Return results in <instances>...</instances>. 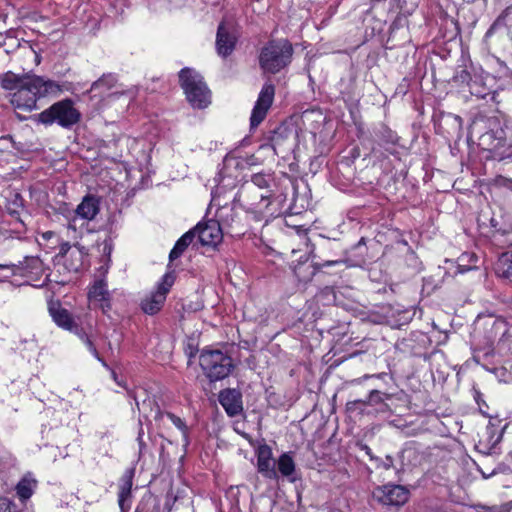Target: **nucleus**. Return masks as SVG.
<instances>
[{
    "mask_svg": "<svg viewBox=\"0 0 512 512\" xmlns=\"http://www.w3.org/2000/svg\"><path fill=\"white\" fill-rule=\"evenodd\" d=\"M277 473L278 475H282L289 479V481L294 482L295 478L293 477L296 466L292 456L289 453H283L278 460L276 461Z\"/></svg>",
    "mask_w": 512,
    "mask_h": 512,
    "instance_id": "6ab92c4d",
    "label": "nucleus"
},
{
    "mask_svg": "<svg viewBox=\"0 0 512 512\" xmlns=\"http://www.w3.org/2000/svg\"><path fill=\"white\" fill-rule=\"evenodd\" d=\"M509 14V8L504 10L502 14L495 20V22L492 24V26L489 28V30L486 33V37H489L492 35V33L499 27L506 25L505 19L507 15Z\"/></svg>",
    "mask_w": 512,
    "mask_h": 512,
    "instance_id": "cd10ccee",
    "label": "nucleus"
},
{
    "mask_svg": "<svg viewBox=\"0 0 512 512\" xmlns=\"http://www.w3.org/2000/svg\"><path fill=\"white\" fill-rule=\"evenodd\" d=\"M361 448H362V450H364V451H365V453H366L367 455H369V456L372 458V455H371V449H370L367 445H362V446H361Z\"/></svg>",
    "mask_w": 512,
    "mask_h": 512,
    "instance_id": "58836bf2",
    "label": "nucleus"
},
{
    "mask_svg": "<svg viewBox=\"0 0 512 512\" xmlns=\"http://www.w3.org/2000/svg\"><path fill=\"white\" fill-rule=\"evenodd\" d=\"M292 53V45L287 40L270 41L261 50L260 67L266 72L277 73L288 65Z\"/></svg>",
    "mask_w": 512,
    "mask_h": 512,
    "instance_id": "7ed1b4c3",
    "label": "nucleus"
},
{
    "mask_svg": "<svg viewBox=\"0 0 512 512\" xmlns=\"http://www.w3.org/2000/svg\"><path fill=\"white\" fill-rule=\"evenodd\" d=\"M65 265L70 271H78L83 263L84 254L79 247H69L64 253Z\"/></svg>",
    "mask_w": 512,
    "mask_h": 512,
    "instance_id": "aec40b11",
    "label": "nucleus"
},
{
    "mask_svg": "<svg viewBox=\"0 0 512 512\" xmlns=\"http://www.w3.org/2000/svg\"><path fill=\"white\" fill-rule=\"evenodd\" d=\"M106 294V285L103 281L96 282L90 290V296L97 300H104Z\"/></svg>",
    "mask_w": 512,
    "mask_h": 512,
    "instance_id": "a878e982",
    "label": "nucleus"
},
{
    "mask_svg": "<svg viewBox=\"0 0 512 512\" xmlns=\"http://www.w3.org/2000/svg\"><path fill=\"white\" fill-rule=\"evenodd\" d=\"M34 62H35L37 65H38V64H40L41 59H40V57H39L38 55H35V57H34Z\"/></svg>",
    "mask_w": 512,
    "mask_h": 512,
    "instance_id": "79ce46f5",
    "label": "nucleus"
},
{
    "mask_svg": "<svg viewBox=\"0 0 512 512\" xmlns=\"http://www.w3.org/2000/svg\"><path fill=\"white\" fill-rule=\"evenodd\" d=\"M0 269L9 270L11 275L16 274L20 270V268L15 264H0Z\"/></svg>",
    "mask_w": 512,
    "mask_h": 512,
    "instance_id": "473e14b6",
    "label": "nucleus"
},
{
    "mask_svg": "<svg viewBox=\"0 0 512 512\" xmlns=\"http://www.w3.org/2000/svg\"><path fill=\"white\" fill-rule=\"evenodd\" d=\"M496 270L500 276L512 281V249L499 257Z\"/></svg>",
    "mask_w": 512,
    "mask_h": 512,
    "instance_id": "5701e85b",
    "label": "nucleus"
},
{
    "mask_svg": "<svg viewBox=\"0 0 512 512\" xmlns=\"http://www.w3.org/2000/svg\"><path fill=\"white\" fill-rule=\"evenodd\" d=\"M1 85L12 91L10 102L19 120H27L32 116V77L28 74L18 75L7 72L3 75Z\"/></svg>",
    "mask_w": 512,
    "mask_h": 512,
    "instance_id": "f257e3e1",
    "label": "nucleus"
},
{
    "mask_svg": "<svg viewBox=\"0 0 512 512\" xmlns=\"http://www.w3.org/2000/svg\"><path fill=\"white\" fill-rule=\"evenodd\" d=\"M134 477V469H128L122 475L119 482V494H118V503L121 509L124 507L125 501L131 495V489L133 484Z\"/></svg>",
    "mask_w": 512,
    "mask_h": 512,
    "instance_id": "a211bd4d",
    "label": "nucleus"
},
{
    "mask_svg": "<svg viewBox=\"0 0 512 512\" xmlns=\"http://www.w3.org/2000/svg\"><path fill=\"white\" fill-rule=\"evenodd\" d=\"M274 95V85L271 83H265L252 110L250 117L251 128L257 127L265 119L267 112L273 103Z\"/></svg>",
    "mask_w": 512,
    "mask_h": 512,
    "instance_id": "6e6552de",
    "label": "nucleus"
},
{
    "mask_svg": "<svg viewBox=\"0 0 512 512\" xmlns=\"http://www.w3.org/2000/svg\"><path fill=\"white\" fill-rule=\"evenodd\" d=\"M0 512H19L8 498H0Z\"/></svg>",
    "mask_w": 512,
    "mask_h": 512,
    "instance_id": "c756f323",
    "label": "nucleus"
},
{
    "mask_svg": "<svg viewBox=\"0 0 512 512\" xmlns=\"http://www.w3.org/2000/svg\"><path fill=\"white\" fill-rule=\"evenodd\" d=\"M219 402L229 416H237L243 411L242 394L237 389L222 390Z\"/></svg>",
    "mask_w": 512,
    "mask_h": 512,
    "instance_id": "4468645a",
    "label": "nucleus"
},
{
    "mask_svg": "<svg viewBox=\"0 0 512 512\" xmlns=\"http://www.w3.org/2000/svg\"><path fill=\"white\" fill-rule=\"evenodd\" d=\"M42 265H43V260L39 256H37V257L34 256V264H33L34 270L40 268Z\"/></svg>",
    "mask_w": 512,
    "mask_h": 512,
    "instance_id": "c9c22d12",
    "label": "nucleus"
},
{
    "mask_svg": "<svg viewBox=\"0 0 512 512\" xmlns=\"http://www.w3.org/2000/svg\"><path fill=\"white\" fill-rule=\"evenodd\" d=\"M100 211L99 199L94 195H86L76 208V214L84 220H93Z\"/></svg>",
    "mask_w": 512,
    "mask_h": 512,
    "instance_id": "dca6fc26",
    "label": "nucleus"
},
{
    "mask_svg": "<svg viewBox=\"0 0 512 512\" xmlns=\"http://www.w3.org/2000/svg\"><path fill=\"white\" fill-rule=\"evenodd\" d=\"M391 396L387 393H383L379 390H372L367 398V403L370 406H375L377 412L385 413L390 410L386 400L390 399Z\"/></svg>",
    "mask_w": 512,
    "mask_h": 512,
    "instance_id": "412c9836",
    "label": "nucleus"
},
{
    "mask_svg": "<svg viewBox=\"0 0 512 512\" xmlns=\"http://www.w3.org/2000/svg\"><path fill=\"white\" fill-rule=\"evenodd\" d=\"M81 114L74 107L70 99H65L53 104L39 114V122L49 125L57 122L64 128L71 127L80 121Z\"/></svg>",
    "mask_w": 512,
    "mask_h": 512,
    "instance_id": "423d86ee",
    "label": "nucleus"
},
{
    "mask_svg": "<svg viewBox=\"0 0 512 512\" xmlns=\"http://www.w3.org/2000/svg\"><path fill=\"white\" fill-rule=\"evenodd\" d=\"M382 466L384 469L389 470L394 467L393 458L391 456H386L385 460L382 461Z\"/></svg>",
    "mask_w": 512,
    "mask_h": 512,
    "instance_id": "72a5a7b5",
    "label": "nucleus"
},
{
    "mask_svg": "<svg viewBox=\"0 0 512 512\" xmlns=\"http://www.w3.org/2000/svg\"><path fill=\"white\" fill-rule=\"evenodd\" d=\"M16 493L22 502L27 501L32 495V480L25 476L16 486Z\"/></svg>",
    "mask_w": 512,
    "mask_h": 512,
    "instance_id": "b1692460",
    "label": "nucleus"
},
{
    "mask_svg": "<svg viewBox=\"0 0 512 512\" xmlns=\"http://www.w3.org/2000/svg\"><path fill=\"white\" fill-rule=\"evenodd\" d=\"M12 138L10 136L0 138V146L7 147L8 144H12Z\"/></svg>",
    "mask_w": 512,
    "mask_h": 512,
    "instance_id": "f704fd0d",
    "label": "nucleus"
},
{
    "mask_svg": "<svg viewBox=\"0 0 512 512\" xmlns=\"http://www.w3.org/2000/svg\"><path fill=\"white\" fill-rule=\"evenodd\" d=\"M199 362L205 375L211 381L226 378L234 367L231 357L220 350L203 351L200 354Z\"/></svg>",
    "mask_w": 512,
    "mask_h": 512,
    "instance_id": "39448f33",
    "label": "nucleus"
},
{
    "mask_svg": "<svg viewBox=\"0 0 512 512\" xmlns=\"http://www.w3.org/2000/svg\"><path fill=\"white\" fill-rule=\"evenodd\" d=\"M360 404H361L360 399L348 402L346 405L347 411L354 412L356 410H359L361 412Z\"/></svg>",
    "mask_w": 512,
    "mask_h": 512,
    "instance_id": "2f4dec72",
    "label": "nucleus"
},
{
    "mask_svg": "<svg viewBox=\"0 0 512 512\" xmlns=\"http://www.w3.org/2000/svg\"><path fill=\"white\" fill-rule=\"evenodd\" d=\"M48 311L59 327L69 331L77 327L69 311L63 308L58 301H50Z\"/></svg>",
    "mask_w": 512,
    "mask_h": 512,
    "instance_id": "2eb2a0df",
    "label": "nucleus"
},
{
    "mask_svg": "<svg viewBox=\"0 0 512 512\" xmlns=\"http://www.w3.org/2000/svg\"><path fill=\"white\" fill-rule=\"evenodd\" d=\"M42 236L44 239L49 240V239L55 237L56 235L54 232L48 231V232L43 233Z\"/></svg>",
    "mask_w": 512,
    "mask_h": 512,
    "instance_id": "e433bc0d",
    "label": "nucleus"
},
{
    "mask_svg": "<svg viewBox=\"0 0 512 512\" xmlns=\"http://www.w3.org/2000/svg\"><path fill=\"white\" fill-rule=\"evenodd\" d=\"M237 41V35L231 25L221 22L216 35V50L218 55L227 57L232 53Z\"/></svg>",
    "mask_w": 512,
    "mask_h": 512,
    "instance_id": "9d476101",
    "label": "nucleus"
},
{
    "mask_svg": "<svg viewBox=\"0 0 512 512\" xmlns=\"http://www.w3.org/2000/svg\"><path fill=\"white\" fill-rule=\"evenodd\" d=\"M34 282H36V279H34ZM44 284V281H42L41 283H34L33 284V287H41L42 285Z\"/></svg>",
    "mask_w": 512,
    "mask_h": 512,
    "instance_id": "37998d69",
    "label": "nucleus"
},
{
    "mask_svg": "<svg viewBox=\"0 0 512 512\" xmlns=\"http://www.w3.org/2000/svg\"><path fill=\"white\" fill-rule=\"evenodd\" d=\"M471 133H481L478 145L490 152H496L505 145V132L496 117L479 118L473 121Z\"/></svg>",
    "mask_w": 512,
    "mask_h": 512,
    "instance_id": "f03ea898",
    "label": "nucleus"
},
{
    "mask_svg": "<svg viewBox=\"0 0 512 512\" xmlns=\"http://www.w3.org/2000/svg\"><path fill=\"white\" fill-rule=\"evenodd\" d=\"M60 91L55 81L34 75V97L57 96Z\"/></svg>",
    "mask_w": 512,
    "mask_h": 512,
    "instance_id": "f3484780",
    "label": "nucleus"
},
{
    "mask_svg": "<svg viewBox=\"0 0 512 512\" xmlns=\"http://www.w3.org/2000/svg\"><path fill=\"white\" fill-rule=\"evenodd\" d=\"M166 416L180 431L183 432L184 436H186L187 426L185 422L180 417L172 413H167Z\"/></svg>",
    "mask_w": 512,
    "mask_h": 512,
    "instance_id": "c85d7f7f",
    "label": "nucleus"
},
{
    "mask_svg": "<svg viewBox=\"0 0 512 512\" xmlns=\"http://www.w3.org/2000/svg\"><path fill=\"white\" fill-rule=\"evenodd\" d=\"M85 344L88 348V350L92 353V355L102 363L103 366L107 367V364L106 362L100 357L96 347L94 346V344L92 343V341L89 339V338H86L85 339Z\"/></svg>",
    "mask_w": 512,
    "mask_h": 512,
    "instance_id": "7c9ffc66",
    "label": "nucleus"
},
{
    "mask_svg": "<svg viewBox=\"0 0 512 512\" xmlns=\"http://www.w3.org/2000/svg\"><path fill=\"white\" fill-rule=\"evenodd\" d=\"M271 196L270 191L267 190L265 193L260 194L261 200L268 199Z\"/></svg>",
    "mask_w": 512,
    "mask_h": 512,
    "instance_id": "ea45409f",
    "label": "nucleus"
},
{
    "mask_svg": "<svg viewBox=\"0 0 512 512\" xmlns=\"http://www.w3.org/2000/svg\"><path fill=\"white\" fill-rule=\"evenodd\" d=\"M8 238V232L7 231H0V242L4 241Z\"/></svg>",
    "mask_w": 512,
    "mask_h": 512,
    "instance_id": "4c0bfd02",
    "label": "nucleus"
},
{
    "mask_svg": "<svg viewBox=\"0 0 512 512\" xmlns=\"http://www.w3.org/2000/svg\"><path fill=\"white\" fill-rule=\"evenodd\" d=\"M116 83L117 79L114 75H103L100 79L92 84L91 90L103 89L104 91H108L115 87Z\"/></svg>",
    "mask_w": 512,
    "mask_h": 512,
    "instance_id": "393cba45",
    "label": "nucleus"
},
{
    "mask_svg": "<svg viewBox=\"0 0 512 512\" xmlns=\"http://www.w3.org/2000/svg\"><path fill=\"white\" fill-rule=\"evenodd\" d=\"M179 80L192 107L203 109L210 104V91L203 82L202 76L195 70L182 69L179 73Z\"/></svg>",
    "mask_w": 512,
    "mask_h": 512,
    "instance_id": "20e7f679",
    "label": "nucleus"
},
{
    "mask_svg": "<svg viewBox=\"0 0 512 512\" xmlns=\"http://www.w3.org/2000/svg\"><path fill=\"white\" fill-rule=\"evenodd\" d=\"M360 400H361V404H360L361 412H363V411H364V408H365L366 406H370V404H368V403H367V399H365V400L360 399Z\"/></svg>",
    "mask_w": 512,
    "mask_h": 512,
    "instance_id": "a19ab883",
    "label": "nucleus"
},
{
    "mask_svg": "<svg viewBox=\"0 0 512 512\" xmlns=\"http://www.w3.org/2000/svg\"><path fill=\"white\" fill-rule=\"evenodd\" d=\"M194 239V231L190 230L183 234L174 245L173 249L170 251L169 259L173 261L179 258L182 253L186 250V248L192 243Z\"/></svg>",
    "mask_w": 512,
    "mask_h": 512,
    "instance_id": "4be33fe9",
    "label": "nucleus"
},
{
    "mask_svg": "<svg viewBox=\"0 0 512 512\" xmlns=\"http://www.w3.org/2000/svg\"><path fill=\"white\" fill-rule=\"evenodd\" d=\"M373 496L384 505L400 506L407 502L409 491L401 485H385L378 487Z\"/></svg>",
    "mask_w": 512,
    "mask_h": 512,
    "instance_id": "1a4fd4ad",
    "label": "nucleus"
},
{
    "mask_svg": "<svg viewBox=\"0 0 512 512\" xmlns=\"http://www.w3.org/2000/svg\"><path fill=\"white\" fill-rule=\"evenodd\" d=\"M174 282V272L171 271L165 273L161 282L158 284L156 291L142 301V310L149 315H154L159 312L166 300V295Z\"/></svg>",
    "mask_w": 512,
    "mask_h": 512,
    "instance_id": "0eeeda50",
    "label": "nucleus"
},
{
    "mask_svg": "<svg viewBox=\"0 0 512 512\" xmlns=\"http://www.w3.org/2000/svg\"><path fill=\"white\" fill-rule=\"evenodd\" d=\"M257 468L264 477L271 480L278 479L276 461L272 458V450L268 445H262L258 448Z\"/></svg>",
    "mask_w": 512,
    "mask_h": 512,
    "instance_id": "ddd939ff",
    "label": "nucleus"
},
{
    "mask_svg": "<svg viewBox=\"0 0 512 512\" xmlns=\"http://www.w3.org/2000/svg\"><path fill=\"white\" fill-rule=\"evenodd\" d=\"M192 231L194 235L197 234L200 243L204 246H216L223 238L220 224L213 220L198 224Z\"/></svg>",
    "mask_w": 512,
    "mask_h": 512,
    "instance_id": "9b49d317",
    "label": "nucleus"
},
{
    "mask_svg": "<svg viewBox=\"0 0 512 512\" xmlns=\"http://www.w3.org/2000/svg\"><path fill=\"white\" fill-rule=\"evenodd\" d=\"M342 263L340 260H332V261H325L321 264L317 263H309L308 259L305 261H300L294 268V275L298 279L299 282L303 284L309 283L317 271H319L322 268L334 266L337 264Z\"/></svg>",
    "mask_w": 512,
    "mask_h": 512,
    "instance_id": "f8f14e48",
    "label": "nucleus"
},
{
    "mask_svg": "<svg viewBox=\"0 0 512 512\" xmlns=\"http://www.w3.org/2000/svg\"><path fill=\"white\" fill-rule=\"evenodd\" d=\"M251 182L259 189H267L269 187L270 178L263 174H255L252 176Z\"/></svg>",
    "mask_w": 512,
    "mask_h": 512,
    "instance_id": "bb28decb",
    "label": "nucleus"
}]
</instances>
